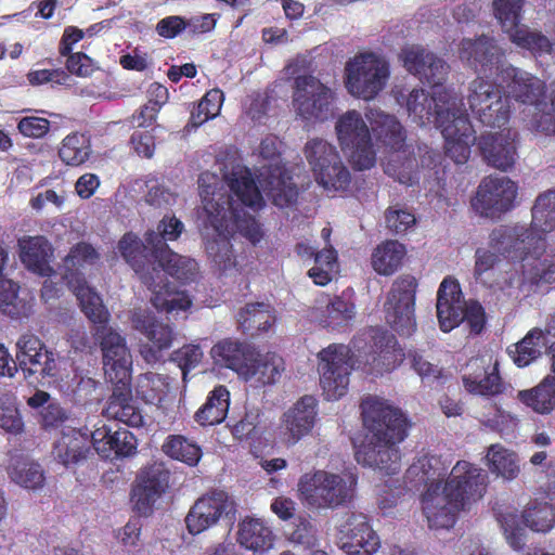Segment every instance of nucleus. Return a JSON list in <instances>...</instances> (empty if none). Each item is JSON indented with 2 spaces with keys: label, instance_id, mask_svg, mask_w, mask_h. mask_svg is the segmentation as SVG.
Segmentation results:
<instances>
[{
  "label": "nucleus",
  "instance_id": "nucleus-10",
  "mask_svg": "<svg viewBox=\"0 0 555 555\" xmlns=\"http://www.w3.org/2000/svg\"><path fill=\"white\" fill-rule=\"evenodd\" d=\"M279 144L275 137H267L261 141L258 152L261 164L257 171L258 182L263 191L271 197L275 206L284 208L296 202L298 192L281 164Z\"/></svg>",
  "mask_w": 555,
  "mask_h": 555
},
{
  "label": "nucleus",
  "instance_id": "nucleus-2",
  "mask_svg": "<svg viewBox=\"0 0 555 555\" xmlns=\"http://www.w3.org/2000/svg\"><path fill=\"white\" fill-rule=\"evenodd\" d=\"M400 60L409 73L433 85L434 90L430 98L423 89L400 92L397 102L405 106L409 116L417 125L434 122L443 135L446 154L456 164L466 163L476 135L455 94L441 86L449 73L448 64L417 44L404 47Z\"/></svg>",
  "mask_w": 555,
  "mask_h": 555
},
{
  "label": "nucleus",
  "instance_id": "nucleus-8",
  "mask_svg": "<svg viewBox=\"0 0 555 555\" xmlns=\"http://www.w3.org/2000/svg\"><path fill=\"white\" fill-rule=\"evenodd\" d=\"M357 483V476L350 472L337 474L315 469L299 478L297 494L300 502L309 508L334 509L353 500Z\"/></svg>",
  "mask_w": 555,
  "mask_h": 555
},
{
  "label": "nucleus",
  "instance_id": "nucleus-46",
  "mask_svg": "<svg viewBox=\"0 0 555 555\" xmlns=\"http://www.w3.org/2000/svg\"><path fill=\"white\" fill-rule=\"evenodd\" d=\"M237 322L244 331H269L275 317L269 305L263 302L247 304L237 314Z\"/></svg>",
  "mask_w": 555,
  "mask_h": 555
},
{
  "label": "nucleus",
  "instance_id": "nucleus-36",
  "mask_svg": "<svg viewBox=\"0 0 555 555\" xmlns=\"http://www.w3.org/2000/svg\"><path fill=\"white\" fill-rule=\"evenodd\" d=\"M68 285L75 293L87 318L98 326H106L109 314L99 294L81 276L72 275L68 278Z\"/></svg>",
  "mask_w": 555,
  "mask_h": 555
},
{
  "label": "nucleus",
  "instance_id": "nucleus-61",
  "mask_svg": "<svg viewBox=\"0 0 555 555\" xmlns=\"http://www.w3.org/2000/svg\"><path fill=\"white\" fill-rule=\"evenodd\" d=\"M114 431L105 423H98L91 433V442L96 453L108 459L112 456V441Z\"/></svg>",
  "mask_w": 555,
  "mask_h": 555
},
{
  "label": "nucleus",
  "instance_id": "nucleus-29",
  "mask_svg": "<svg viewBox=\"0 0 555 555\" xmlns=\"http://www.w3.org/2000/svg\"><path fill=\"white\" fill-rule=\"evenodd\" d=\"M170 473L162 463H154L141 470L133 498L138 505L150 507L169 487Z\"/></svg>",
  "mask_w": 555,
  "mask_h": 555
},
{
  "label": "nucleus",
  "instance_id": "nucleus-25",
  "mask_svg": "<svg viewBox=\"0 0 555 555\" xmlns=\"http://www.w3.org/2000/svg\"><path fill=\"white\" fill-rule=\"evenodd\" d=\"M16 348V360L22 370L43 376L56 375L60 362L54 352L48 350L37 336L31 334L21 336Z\"/></svg>",
  "mask_w": 555,
  "mask_h": 555
},
{
  "label": "nucleus",
  "instance_id": "nucleus-19",
  "mask_svg": "<svg viewBox=\"0 0 555 555\" xmlns=\"http://www.w3.org/2000/svg\"><path fill=\"white\" fill-rule=\"evenodd\" d=\"M517 185L506 177H487L470 201L473 210L480 217L499 218L514 207Z\"/></svg>",
  "mask_w": 555,
  "mask_h": 555
},
{
  "label": "nucleus",
  "instance_id": "nucleus-40",
  "mask_svg": "<svg viewBox=\"0 0 555 555\" xmlns=\"http://www.w3.org/2000/svg\"><path fill=\"white\" fill-rule=\"evenodd\" d=\"M486 466L495 477L506 481L516 479L520 473L518 455L499 443L487 449Z\"/></svg>",
  "mask_w": 555,
  "mask_h": 555
},
{
  "label": "nucleus",
  "instance_id": "nucleus-35",
  "mask_svg": "<svg viewBox=\"0 0 555 555\" xmlns=\"http://www.w3.org/2000/svg\"><path fill=\"white\" fill-rule=\"evenodd\" d=\"M296 250L301 257H314L315 263L308 271V275L313 280L314 284L324 286L337 275V255L332 247L315 253L314 248L309 244L299 243Z\"/></svg>",
  "mask_w": 555,
  "mask_h": 555
},
{
  "label": "nucleus",
  "instance_id": "nucleus-11",
  "mask_svg": "<svg viewBox=\"0 0 555 555\" xmlns=\"http://www.w3.org/2000/svg\"><path fill=\"white\" fill-rule=\"evenodd\" d=\"M337 141L357 170L371 169L376 163L366 118L357 109L339 115L335 122Z\"/></svg>",
  "mask_w": 555,
  "mask_h": 555
},
{
  "label": "nucleus",
  "instance_id": "nucleus-45",
  "mask_svg": "<svg viewBox=\"0 0 555 555\" xmlns=\"http://www.w3.org/2000/svg\"><path fill=\"white\" fill-rule=\"evenodd\" d=\"M137 393L146 403L165 409L169 400V382L166 376L146 373L139 377Z\"/></svg>",
  "mask_w": 555,
  "mask_h": 555
},
{
  "label": "nucleus",
  "instance_id": "nucleus-14",
  "mask_svg": "<svg viewBox=\"0 0 555 555\" xmlns=\"http://www.w3.org/2000/svg\"><path fill=\"white\" fill-rule=\"evenodd\" d=\"M183 229V223L176 217H164L156 230L146 234L145 241L152 246L158 266L167 274L181 281H188L195 275L197 263L191 258L175 254L166 245L167 241L177 240Z\"/></svg>",
  "mask_w": 555,
  "mask_h": 555
},
{
  "label": "nucleus",
  "instance_id": "nucleus-22",
  "mask_svg": "<svg viewBox=\"0 0 555 555\" xmlns=\"http://www.w3.org/2000/svg\"><path fill=\"white\" fill-rule=\"evenodd\" d=\"M317 399L304 396L289 406L281 416L279 438L286 447H293L308 436L317 422Z\"/></svg>",
  "mask_w": 555,
  "mask_h": 555
},
{
  "label": "nucleus",
  "instance_id": "nucleus-16",
  "mask_svg": "<svg viewBox=\"0 0 555 555\" xmlns=\"http://www.w3.org/2000/svg\"><path fill=\"white\" fill-rule=\"evenodd\" d=\"M334 91L313 76L295 80L293 107L296 116L307 125L323 122L334 114Z\"/></svg>",
  "mask_w": 555,
  "mask_h": 555
},
{
  "label": "nucleus",
  "instance_id": "nucleus-58",
  "mask_svg": "<svg viewBox=\"0 0 555 555\" xmlns=\"http://www.w3.org/2000/svg\"><path fill=\"white\" fill-rule=\"evenodd\" d=\"M8 260V253L0 245V310L9 314H15V301L17 299V287L3 276V267Z\"/></svg>",
  "mask_w": 555,
  "mask_h": 555
},
{
  "label": "nucleus",
  "instance_id": "nucleus-56",
  "mask_svg": "<svg viewBox=\"0 0 555 555\" xmlns=\"http://www.w3.org/2000/svg\"><path fill=\"white\" fill-rule=\"evenodd\" d=\"M99 260L98 251L87 243H79L74 246L65 258V268L69 272L66 279L72 275L79 276L75 271L87 269Z\"/></svg>",
  "mask_w": 555,
  "mask_h": 555
},
{
  "label": "nucleus",
  "instance_id": "nucleus-50",
  "mask_svg": "<svg viewBox=\"0 0 555 555\" xmlns=\"http://www.w3.org/2000/svg\"><path fill=\"white\" fill-rule=\"evenodd\" d=\"M508 37L514 44L529 50L534 55L550 54L553 50V44L545 35L525 25L512 31Z\"/></svg>",
  "mask_w": 555,
  "mask_h": 555
},
{
  "label": "nucleus",
  "instance_id": "nucleus-59",
  "mask_svg": "<svg viewBox=\"0 0 555 555\" xmlns=\"http://www.w3.org/2000/svg\"><path fill=\"white\" fill-rule=\"evenodd\" d=\"M386 227L396 234L405 233L415 222V216L404 207H390L385 212Z\"/></svg>",
  "mask_w": 555,
  "mask_h": 555
},
{
  "label": "nucleus",
  "instance_id": "nucleus-24",
  "mask_svg": "<svg viewBox=\"0 0 555 555\" xmlns=\"http://www.w3.org/2000/svg\"><path fill=\"white\" fill-rule=\"evenodd\" d=\"M339 545L348 555H372L377 552L380 542L366 516L351 514L339 526Z\"/></svg>",
  "mask_w": 555,
  "mask_h": 555
},
{
  "label": "nucleus",
  "instance_id": "nucleus-12",
  "mask_svg": "<svg viewBox=\"0 0 555 555\" xmlns=\"http://www.w3.org/2000/svg\"><path fill=\"white\" fill-rule=\"evenodd\" d=\"M304 155L314 180L327 192L345 191L351 182V173L336 146L321 138L310 139Z\"/></svg>",
  "mask_w": 555,
  "mask_h": 555
},
{
  "label": "nucleus",
  "instance_id": "nucleus-18",
  "mask_svg": "<svg viewBox=\"0 0 555 555\" xmlns=\"http://www.w3.org/2000/svg\"><path fill=\"white\" fill-rule=\"evenodd\" d=\"M94 336L101 347L106 378L111 383L126 388L130 380L132 356L125 337L107 325L96 326Z\"/></svg>",
  "mask_w": 555,
  "mask_h": 555
},
{
  "label": "nucleus",
  "instance_id": "nucleus-17",
  "mask_svg": "<svg viewBox=\"0 0 555 555\" xmlns=\"http://www.w3.org/2000/svg\"><path fill=\"white\" fill-rule=\"evenodd\" d=\"M320 385L327 400H337L345 396L349 377L353 369L352 354L345 345H330L318 354Z\"/></svg>",
  "mask_w": 555,
  "mask_h": 555
},
{
  "label": "nucleus",
  "instance_id": "nucleus-53",
  "mask_svg": "<svg viewBox=\"0 0 555 555\" xmlns=\"http://www.w3.org/2000/svg\"><path fill=\"white\" fill-rule=\"evenodd\" d=\"M163 450L171 459L183 462L189 466H195L202 457L199 447L182 436L169 437L164 443Z\"/></svg>",
  "mask_w": 555,
  "mask_h": 555
},
{
  "label": "nucleus",
  "instance_id": "nucleus-23",
  "mask_svg": "<svg viewBox=\"0 0 555 555\" xmlns=\"http://www.w3.org/2000/svg\"><path fill=\"white\" fill-rule=\"evenodd\" d=\"M133 327L142 333L149 344L141 347L140 353L147 363H155L162 357V351L169 349L175 340V332L168 324L157 322L146 309H137L132 313Z\"/></svg>",
  "mask_w": 555,
  "mask_h": 555
},
{
  "label": "nucleus",
  "instance_id": "nucleus-51",
  "mask_svg": "<svg viewBox=\"0 0 555 555\" xmlns=\"http://www.w3.org/2000/svg\"><path fill=\"white\" fill-rule=\"evenodd\" d=\"M498 361L495 360L489 370H485L483 376L464 375L463 383L465 389L475 395L493 396L502 390V383L498 372Z\"/></svg>",
  "mask_w": 555,
  "mask_h": 555
},
{
  "label": "nucleus",
  "instance_id": "nucleus-9",
  "mask_svg": "<svg viewBox=\"0 0 555 555\" xmlns=\"http://www.w3.org/2000/svg\"><path fill=\"white\" fill-rule=\"evenodd\" d=\"M389 59L382 52L363 50L349 57L344 67V85L354 99L371 102L388 86Z\"/></svg>",
  "mask_w": 555,
  "mask_h": 555
},
{
  "label": "nucleus",
  "instance_id": "nucleus-44",
  "mask_svg": "<svg viewBox=\"0 0 555 555\" xmlns=\"http://www.w3.org/2000/svg\"><path fill=\"white\" fill-rule=\"evenodd\" d=\"M518 400L539 414H548L555 409V382L544 377L535 387L521 390Z\"/></svg>",
  "mask_w": 555,
  "mask_h": 555
},
{
  "label": "nucleus",
  "instance_id": "nucleus-30",
  "mask_svg": "<svg viewBox=\"0 0 555 555\" xmlns=\"http://www.w3.org/2000/svg\"><path fill=\"white\" fill-rule=\"evenodd\" d=\"M356 317L354 304L345 296L325 297L311 311V318L324 327H346Z\"/></svg>",
  "mask_w": 555,
  "mask_h": 555
},
{
  "label": "nucleus",
  "instance_id": "nucleus-1",
  "mask_svg": "<svg viewBox=\"0 0 555 555\" xmlns=\"http://www.w3.org/2000/svg\"><path fill=\"white\" fill-rule=\"evenodd\" d=\"M216 177L208 172L199 177L202 211L199 219L205 229L206 250L219 270L229 272L236 268L230 237L236 232L257 244L263 236L260 224L245 208L258 210L263 198L250 170L240 164L224 173L231 194L216 188Z\"/></svg>",
  "mask_w": 555,
  "mask_h": 555
},
{
  "label": "nucleus",
  "instance_id": "nucleus-54",
  "mask_svg": "<svg viewBox=\"0 0 555 555\" xmlns=\"http://www.w3.org/2000/svg\"><path fill=\"white\" fill-rule=\"evenodd\" d=\"M0 428L11 435H20L24 430V421L11 393H0Z\"/></svg>",
  "mask_w": 555,
  "mask_h": 555
},
{
  "label": "nucleus",
  "instance_id": "nucleus-5",
  "mask_svg": "<svg viewBox=\"0 0 555 555\" xmlns=\"http://www.w3.org/2000/svg\"><path fill=\"white\" fill-rule=\"evenodd\" d=\"M488 476L480 467L459 461L446 481L428 485L422 496V512L429 529H450L461 511L469 509L486 493Z\"/></svg>",
  "mask_w": 555,
  "mask_h": 555
},
{
  "label": "nucleus",
  "instance_id": "nucleus-63",
  "mask_svg": "<svg viewBox=\"0 0 555 555\" xmlns=\"http://www.w3.org/2000/svg\"><path fill=\"white\" fill-rule=\"evenodd\" d=\"M486 106H490L488 113L491 115V120L489 121H480L485 126L489 127H502L504 126L509 117V104L508 98L503 96L502 94L486 104Z\"/></svg>",
  "mask_w": 555,
  "mask_h": 555
},
{
  "label": "nucleus",
  "instance_id": "nucleus-26",
  "mask_svg": "<svg viewBox=\"0 0 555 555\" xmlns=\"http://www.w3.org/2000/svg\"><path fill=\"white\" fill-rule=\"evenodd\" d=\"M505 242L507 243L506 248L499 249V248L492 246L491 241H490L489 242L490 249L479 248L476 250L475 269H474V274H475L476 279H482L483 274L487 273L488 271H490L495 266V263L499 260L496 253H502V254L507 253L508 255L515 254V256H512L513 258H518L517 254H519V259H520L519 262H521V258L526 255V253L528 251V248L525 245L516 244L515 240L512 241L511 243H508L507 240ZM519 264L520 263L515 264V268H514L515 273L506 280L507 287L509 288V291H508L509 296H512V295L517 296L518 293H522L526 295L527 293H529L530 288L534 285V284L530 285L527 283L526 287L522 289L517 287V279L518 278L522 279V271H521Z\"/></svg>",
  "mask_w": 555,
  "mask_h": 555
},
{
  "label": "nucleus",
  "instance_id": "nucleus-64",
  "mask_svg": "<svg viewBox=\"0 0 555 555\" xmlns=\"http://www.w3.org/2000/svg\"><path fill=\"white\" fill-rule=\"evenodd\" d=\"M289 540L306 547L315 545V530L312 524L306 518L296 519L295 527L289 532Z\"/></svg>",
  "mask_w": 555,
  "mask_h": 555
},
{
  "label": "nucleus",
  "instance_id": "nucleus-3",
  "mask_svg": "<svg viewBox=\"0 0 555 555\" xmlns=\"http://www.w3.org/2000/svg\"><path fill=\"white\" fill-rule=\"evenodd\" d=\"M555 229V189L544 192L535 199L532 208L531 229L524 225L500 227L491 233L492 246L502 249L515 240L516 244L528 248L519 264L522 279H517V287L528 284L555 282V255L547 253L543 234Z\"/></svg>",
  "mask_w": 555,
  "mask_h": 555
},
{
  "label": "nucleus",
  "instance_id": "nucleus-31",
  "mask_svg": "<svg viewBox=\"0 0 555 555\" xmlns=\"http://www.w3.org/2000/svg\"><path fill=\"white\" fill-rule=\"evenodd\" d=\"M284 371L283 359L274 353L250 352L241 378L257 386L274 384Z\"/></svg>",
  "mask_w": 555,
  "mask_h": 555
},
{
  "label": "nucleus",
  "instance_id": "nucleus-20",
  "mask_svg": "<svg viewBox=\"0 0 555 555\" xmlns=\"http://www.w3.org/2000/svg\"><path fill=\"white\" fill-rule=\"evenodd\" d=\"M236 513L233 498L222 490H215L198 498L191 506L185 524L189 533L196 535L216 526L221 519H232Z\"/></svg>",
  "mask_w": 555,
  "mask_h": 555
},
{
  "label": "nucleus",
  "instance_id": "nucleus-43",
  "mask_svg": "<svg viewBox=\"0 0 555 555\" xmlns=\"http://www.w3.org/2000/svg\"><path fill=\"white\" fill-rule=\"evenodd\" d=\"M230 404V392L224 386L216 387L195 413V421L202 426L220 424L227 416Z\"/></svg>",
  "mask_w": 555,
  "mask_h": 555
},
{
  "label": "nucleus",
  "instance_id": "nucleus-47",
  "mask_svg": "<svg viewBox=\"0 0 555 555\" xmlns=\"http://www.w3.org/2000/svg\"><path fill=\"white\" fill-rule=\"evenodd\" d=\"M8 473L14 483L28 490H39L46 481L41 466L24 459L14 460Z\"/></svg>",
  "mask_w": 555,
  "mask_h": 555
},
{
  "label": "nucleus",
  "instance_id": "nucleus-52",
  "mask_svg": "<svg viewBox=\"0 0 555 555\" xmlns=\"http://www.w3.org/2000/svg\"><path fill=\"white\" fill-rule=\"evenodd\" d=\"M525 0H493V14L504 33L508 36L521 25V12Z\"/></svg>",
  "mask_w": 555,
  "mask_h": 555
},
{
  "label": "nucleus",
  "instance_id": "nucleus-37",
  "mask_svg": "<svg viewBox=\"0 0 555 555\" xmlns=\"http://www.w3.org/2000/svg\"><path fill=\"white\" fill-rule=\"evenodd\" d=\"M89 450V438L86 434L67 428L54 444V457L65 466L76 464L85 459Z\"/></svg>",
  "mask_w": 555,
  "mask_h": 555
},
{
  "label": "nucleus",
  "instance_id": "nucleus-32",
  "mask_svg": "<svg viewBox=\"0 0 555 555\" xmlns=\"http://www.w3.org/2000/svg\"><path fill=\"white\" fill-rule=\"evenodd\" d=\"M22 263L37 274L48 276L52 272L50 262L53 248L44 236H25L18 240Z\"/></svg>",
  "mask_w": 555,
  "mask_h": 555
},
{
  "label": "nucleus",
  "instance_id": "nucleus-39",
  "mask_svg": "<svg viewBox=\"0 0 555 555\" xmlns=\"http://www.w3.org/2000/svg\"><path fill=\"white\" fill-rule=\"evenodd\" d=\"M547 336L546 330L532 328L520 341L508 347V356L518 367L528 366L542 356Z\"/></svg>",
  "mask_w": 555,
  "mask_h": 555
},
{
  "label": "nucleus",
  "instance_id": "nucleus-60",
  "mask_svg": "<svg viewBox=\"0 0 555 555\" xmlns=\"http://www.w3.org/2000/svg\"><path fill=\"white\" fill-rule=\"evenodd\" d=\"M204 352L199 345L189 344L173 352V360L182 371L183 379L190 370L195 369L203 360Z\"/></svg>",
  "mask_w": 555,
  "mask_h": 555
},
{
  "label": "nucleus",
  "instance_id": "nucleus-15",
  "mask_svg": "<svg viewBox=\"0 0 555 555\" xmlns=\"http://www.w3.org/2000/svg\"><path fill=\"white\" fill-rule=\"evenodd\" d=\"M498 519L509 546L519 551L526 542L524 526L537 532H547L554 527L555 504L533 502L528 505L521 516L518 515L515 508H506L499 513Z\"/></svg>",
  "mask_w": 555,
  "mask_h": 555
},
{
  "label": "nucleus",
  "instance_id": "nucleus-4",
  "mask_svg": "<svg viewBox=\"0 0 555 555\" xmlns=\"http://www.w3.org/2000/svg\"><path fill=\"white\" fill-rule=\"evenodd\" d=\"M361 408L369 434L356 452L357 462L388 475L396 474L401 461L399 444L408 435L405 415L377 397L365 398Z\"/></svg>",
  "mask_w": 555,
  "mask_h": 555
},
{
  "label": "nucleus",
  "instance_id": "nucleus-6",
  "mask_svg": "<svg viewBox=\"0 0 555 555\" xmlns=\"http://www.w3.org/2000/svg\"><path fill=\"white\" fill-rule=\"evenodd\" d=\"M118 250L151 289V302L158 311L178 313L190 308L189 296L165 283L167 272L158 266L153 248L146 241L144 244L133 233H126L118 243Z\"/></svg>",
  "mask_w": 555,
  "mask_h": 555
},
{
  "label": "nucleus",
  "instance_id": "nucleus-28",
  "mask_svg": "<svg viewBox=\"0 0 555 555\" xmlns=\"http://www.w3.org/2000/svg\"><path fill=\"white\" fill-rule=\"evenodd\" d=\"M502 56L501 48L487 36H481L476 40L463 39L459 47L460 60L475 69L480 66V73L483 75H487V72L491 70L493 66L498 67Z\"/></svg>",
  "mask_w": 555,
  "mask_h": 555
},
{
  "label": "nucleus",
  "instance_id": "nucleus-62",
  "mask_svg": "<svg viewBox=\"0 0 555 555\" xmlns=\"http://www.w3.org/2000/svg\"><path fill=\"white\" fill-rule=\"evenodd\" d=\"M17 129L24 137L39 139L49 132L50 121L43 117L26 116L18 121Z\"/></svg>",
  "mask_w": 555,
  "mask_h": 555
},
{
  "label": "nucleus",
  "instance_id": "nucleus-42",
  "mask_svg": "<svg viewBox=\"0 0 555 555\" xmlns=\"http://www.w3.org/2000/svg\"><path fill=\"white\" fill-rule=\"evenodd\" d=\"M501 94L500 87L482 76H478L469 83L467 101L470 111L479 121L491 120V115L488 113L490 106H486V104Z\"/></svg>",
  "mask_w": 555,
  "mask_h": 555
},
{
  "label": "nucleus",
  "instance_id": "nucleus-57",
  "mask_svg": "<svg viewBox=\"0 0 555 555\" xmlns=\"http://www.w3.org/2000/svg\"><path fill=\"white\" fill-rule=\"evenodd\" d=\"M134 185L144 192L145 202L155 207H163L175 202V195L156 178L138 180Z\"/></svg>",
  "mask_w": 555,
  "mask_h": 555
},
{
  "label": "nucleus",
  "instance_id": "nucleus-13",
  "mask_svg": "<svg viewBox=\"0 0 555 555\" xmlns=\"http://www.w3.org/2000/svg\"><path fill=\"white\" fill-rule=\"evenodd\" d=\"M437 317L440 328L450 332L463 321H467L474 333H480L485 323L483 309L477 301H464L460 284L446 278L438 289Z\"/></svg>",
  "mask_w": 555,
  "mask_h": 555
},
{
  "label": "nucleus",
  "instance_id": "nucleus-27",
  "mask_svg": "<svg viewBox=\"0 0 555 555\" xmlns=\"http://www.w3.org/2000/svg\"><path fill=\"white\" fill-rule=\"evenodd\" d=\"M516 133L511 129L488 132L480 137L479 149L488 165L506 171L512 168L517 157Z\"/></svg>",
  "mask_w": 555,
  "mask_h": 555
},
{
  "label": "nucleus",
  "instance_id": "nucleus-33",
  "mask_svg": "<svg viewBox=\"0 0 555 555\" xmlns=\"http://www.w3.org/2000/svg\"><path fill=\"white\" fill-rule=\"evenodd\" d=\"M372 369L379 374L397 369L404 359L396 337L385 331H375L373 336Z\"/></svg>",
  "mask_w": 555,
  "mask_h": 555
},
{
  "label": "nucleus",
  "instance_id": "nucleus-41",
  "mask_svg": "<svg viewBox=\"0 0 555 555\" xmlns=\"http://www.w3.org/2000/svg\"><path fill=\"white\" fill-rule=\"evenodd\" d=\"M209 353L215 364L234 371L240 377L250 354L242 343L230 338L215 344Z\"/></svg>",
  "mask_w": 555,
  "mask_h": 555
},
{
  "label": "nucleus",
  "instance_id": "nucleus-49",
  "mask_svg": "<svg viewBox=\"0 0 555 555\" xmlns=\"http://www.w3.org/2000/svg\"><path fill=\"white\" fill-rule=\"evenodd\" d=\"M117 389L108 401V405L103 412L105 416L115 418L131 426H138L142 422L141 415L135 409L127 402L129 397L128 386L122 388L116 385Z\"/></svg>",
  "mask_w": 555,
  "mask_h": 555
},
{
  "label": "nucleus",
  "instance_id": "nucleus-38",
  "mask_svg": "<svg viewBox=\"0 0 555 555\" xmlns=\"http://www.w3.org/2000/svg\"><path fill=\"white\" fill-rule=\"evenodd\" d=\"M405 256L406 248L403 244L395 240H388L373 249L371 264L377 274L389 276L400 269Z\"/></svg>",
  "mask_w": 555,
  "mask_h": 555
},
{
  "label": "nucleus",
  "instance_id": "nucleus-7",
  "mask_svg": "<svg viewBox=\"0 0 555 555\" xmlns=\"http://www.w3.org/2000/svg\"><path fill=\"white\" fill-rule=\"evenodd\" d=\"M364 116L369 122L371 137L392 151L385 164V172L402 184L412 185L417 182L415 160L409 157L405 151H401L405 132L397 117L375 106L367 107Z\"/></svg>",
  "mask_w": 555,
  "mask_h": 555
},
{
  "label": "nucleus",
  "instance_id": "nucleus-55",
  "mask_svg": "<svg viewBox=\"0 0 555 555\" xmlns=\"http://www.w3.org/2000/svg\"><path fill=\"white\" fill-rule=\"evenodd\" d=\"M444 470L440 457L435 455H423L418 457L408 469L409 478L415 479L417 482H435Z\"/></svg>",
  "mask_w": 555,
  "mask_h": 555
},
{
  "label": "nucleus",
  "instance_id": "nucleus-21",
  "mask_svg": "<svg viewBox=\"0 0 555 555\" xmlns=\"http://www.w3.org/2000/svg\"><path fill=\"white\" fill-rule=\"evenodd\" d=\"M417 281L412 275L398 278L388 293L385 302L387 323L398 333L410 335L415 326L414 301Z\"/></svg>",
  "mask_w": 555,
  "mask_h": 555
},
{
  "label": "nucleus",
  "instance_id": "nucleus-48",
  "mask_svg": "<svg viewBox=\"0 0 555 555\" xmlns=\"http://www.w3.org/2000/svg\"><path fill=\"white\" fill-rule=\"evenodd\" d=\"M91 144L87 135L78 132L66 135L59 149V156L68 166H79L88 160Z\"/></svg>",
  "mask_w": 555,
  "mask_h": 555
},
{
  "label": "nucleus",
  "instance_id": "nucleus-34",
  "mask_svg": "<svg viewBox=\"0 0 555 555\" xmlns=\"http://www.w3.org/2000/svg\"><path fill=\"white\" fill-rule=\"evenodd\" d=\"M238 543L255 553H264L273 547L274 534L260 518L246 517L238 524Z\"/></svg>",
  "mask_w": 555,
  "mask_h": 555
}]
</instances>
